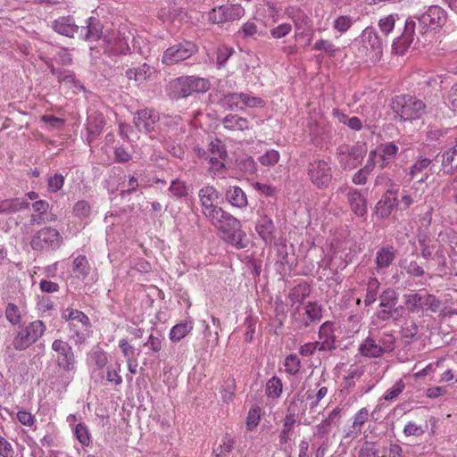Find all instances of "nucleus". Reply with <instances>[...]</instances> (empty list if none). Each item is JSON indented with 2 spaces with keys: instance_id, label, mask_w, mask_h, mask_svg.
<instances>
[{
  "instance_id": "obj_1",
  "label": "nucleus",
  "mask_w": 457,
  "mask_h": 457,
  "mask_svg": "<svg viewBox=\"0 0 457 457\" xmlns=\"http://www.w3.org/2000/svg\"><path fill=\"white\" fill-rule=\"evenodd\" d=\"M218 224L213 225L221 237L237 248H245L246 244L244 242L245 234L241 230V222L230 213L221 209L218 215Z\"/></svg>"
},
{
  "instance_id": "obj_2",
  "label": "nucleus",
  "mask_w": 457,
  "mask_h": 457,
  "mask_svg": "<svg viewBox=\"0 0 457 457\" xmlns=\"http://www.w3.org/2000/svg\"><path fill=\"white\" fill-rule=\"evenodd\" d=\"M392 109L403 120L420 119L426 112V104L414 96H396L392 100Z\"/></svg>"
},
{
  "instance_id": "obj_3",
  "label": "nucleus",
  "mask_w": 457,
  "mask_h": 457,
  "mask_svg": "<svg viewBox=\"0 0 457 457\" xmlns=\"http://www.w3.org/2000/svg\"><path fill=\"white\" fill-rule=\"evenodd\" d=\"M46 330V324L40 320H36L28 324L21 326L13 337L12 345L17 351H23L28 349L41 338Z\"/></svg>"
},
{
  "instance_id": "obj_4",
  "label": "nucleus",
  "mask_w": 457,
  "mask_h": 457,
  "mask_svg": "<svg viewBox=\"0 0 457 457\" xmlns=\"http://www.w3.org/2000/svg\"><path fill=\"white\" fill-rule=\"evenodd\" d=\"M62 319L68 322L69 329L76 337L75 344L83 345L87 337L80 328L86 330L91 327L89 318L81 311L67 307L62 312Z\"/></svg>"
},
{
  "instance_id": "obj_5",
  "label": "nucleus",
  "mask_w": 457,
  "mask_h": 457,
  "mask_svg": "<svg viewBox=\"0 0 457 457\" xmlns=\"http://www.w3.org/2000/svg\"><path fill=\"white\" fill-rule=\"evenodd\" d=\"M62 237L56 228L45 227L37 230L31 237L30 245L33 250H55L61 246Z\"/></svg>"
},
{
  "instance_id": "obj_6",
  "label": "nucleus",
  "mask_w": 457,
  "mask_h": 457,
  "mask_svg": "<svg viewBox=\"0 0 457 457\" xmlns=\"http://www.w3.org/2000/svg\"><path fill=\"white\" fill-rule=\"evenodd\" d=\"M295 324L299 329L319 322L322 317V309L316 302H308L303 308L297 306L292 313Z\"/></svg>"
},
{
  "instance_id": "obj_7",
  "label": "nucleus",
  "mask_w": 457,
  "mask_h": 457,
  "mask_svg": "<svg viewBox=\"0 0 457 457\" xmlns=\"http://www.w3.org/2000/svg\"><path fill=\"white\" fill-rule=\"evenodd\" d=\"M308 176L311 181L320 189L328 188L332 180V170L325 160H313L308 165Z\"/></svg>"
},
{
  "instance_id": "obj_8",
  "label": "nucleus",
  "mask_w": 457,
  "mask_h": 457,
  "mask_svg": "<svg viewBox=\"0 0 457 457\" xmlns=\"http://www.w3.org/2000/svg\"><path fill=\"white\" fill-rule=\"evenodd\" d=\"M220 195L212 187L202 188V213L213 226L218 224V215L221 207L218 205Z\"/></svg>"
},
{
  "instance_id": "obj_9",
  "label": "nucleus",
  "mask_w": 457,
  "mask_h": 457,
  "mask_svg": "<svg viewBox=\"0 0 457 457\" xmlns=\"http://www.w3.org/2000/svg\"><path fill=\"white\" fill-rule=\"evenodd\" d=\"M416 21L414 18L409 17L405 21L403 33L397 37L392 45V51L395 54H403L415 42H419V37L415 33Z\"/></svg>"
},
{
  "instance_id": "obj_10",
  "label": "nucleus",
  "mask_w": 457,
  "mask_h": 457,
  "mask_svg": "<svg viewBox=\"0 0 457 457\" xmlns=\"http://www.w3.org/2000/svg\"><path fill=\"white\" fill-rule=\"evenodd\" d=\"M52 350L58 354L57 364L64 371L71 372L76 370V358L72 347L68 342L59 338L52 343Z\"/></svg>"
},
{
  "instance_id": "obj_11",
  "label": "nucleus",
  "mask_w": 457,
  "mask_h": 457,
  "mask_svg": "<svg viewBox=\"0 0 457 457\" xmlns=\"http://www.w3.org/2000/svg\"><path fill=\"white\" fill-rule=\"evenodd\" d=\"M418 20V31L420 34H425L429 28L435 29L445 24L446 21L445 11L437 6L433 5L423 13L421 16L416 18Z\"/></svg>"
},
{
  "instance_id": "obj_12",
  "label": "nucleus",
  "mask_w": 457,
  "mask_h": 457,
  "mask_svg": "<svg viewBox=\"0 0 457 457\" xmlns=\"http://www.w3.org/2000/svg\"><path fill=\"white\" fill-rule=\"evenodd\" d=\"M197 52V46L191 42L176 45L169 47L163 54L162 62L166 65H173L180 61L189 58Z\"/></svg>"
},
{
  "instance_id": "obj_13",
  "label": "nucleus",
  "mask_w": 457,
  "mask_h": 457,
  "mask_svg": "<svg viewBox=\"0 0 457 457\" xmlns=\"http://www.w3.org/2000/svg\"><path fill=\"white\" fill-rule=\"evenodd\" d=\"M379 301L381 308L392 312V320L394 321L398 320L403 316L404 308L402 305H398V295L395 289H385L379 295Z\"/></svg>"
},
{
  "instance_id": "obj_14",
  "label": "nucleus",
  "mask_w": 457,
  "mask_h": 457,
  "mask_svg": "<svg viewBox=\"0 0 457 457\" xmlns=\"http://www.w3.org/2000/svg\"><path fill=\"white\" fill-rule=\"evenodd\" d=\"M159 121V114L154 110L145 108L135 113L134 124L140 132L149 133Z\"/></svg>"
},
{
  "instance_id": "obj_15",
  "label": "nucleus",
  "mask_w": 457,
  "mask_h": 457,
  "mask_svg": "<svg viewBox=\"0 0 457 457\" xmlns=\"http://www.w3.org/2000/svg\"><path fill=\"white\" fill-rule=\"evenodd\" d=\"M198 79L193 76L181 77L170 83V90L174 97H186L195 91Z\"/></svg>"
},
{
  "instance_id": "obj_16",
  "label": "nucleus",
  "mask_w": 457,
  "mask_h": 457,
  "mask_svg": "<svg viewBox=\"0 0 457 457\" xmlns=\"http://www.w3.org/2000/svg\"><path fill=\"white\" fill-rule=\"evenodd\" d=\"M104 51L110 55L126 54L129 49L125 38L116 32H112V35H104Z\"/></svg>"
},
{
  "instance_id": "obj_17",
  "label": "nucleus",
  "mask_w": 457,
  "mask_h": 457,
  "mask_svg": "<svg viewBox=\"0 0 457 457\" xmlns=\"http://www.w3.org/2000/svg\"><path fill=\"white\" fill-rule=\"evenodd\" d=\"M432 166V159L420 156L411 166L409 175L411 179H416L419 183H424L429 178L428 170Z\"/></svg>"
},
{
  "instance_id": "obj_18",
  "label": "nucleus",
  "mask_w": 457,
  "mask_h": 457,
  "mask_svg": "<svg viewBox=\"0 0 457 457\" xmlns=\"http://www.w3.org/2000/svg\"><path fill=\"white\" fill-rule=\"evenodd\" d=\"M255 230L266 244H270L276 239V228L270 217L263 214L258 220Z\"/></svg>"
},
{
  "instance_id": "obj_19",
  "label": "nucleus",
  "mask_w": 457,
  "mask_h": 457,
  "mask_svg": "<svg viewBox=\"0 0 457 457\" xmlns=\"http://www.w3.org/2000/svg\"><path fill=\"white\" fill-rule=\"evenodd\" d=\"M396 205L397 197L395 192L387 190L376 205V215L382 219L387 218Z\"/></svg>"
},
{
  "instance_id": "obj_20",
  "label": "nucleus",
  "mask_w": 457,
  "mask_h": 457,
  "mask_svg": "<svg viewBox=\"0 0 457 457\" xmlns=\"http://www.w3.org/2000/svg\"><path fill=\"white\" fill-rule=\"evenodd\" d=\"M361 40L364 46L370 47L377 57H379L383 50V40L372 28H366L361 34Z\"/></svg>"
},
{
  "instance_id": "obj_21",
  "label": "nucleus",
  "mask_w": 457,
  "mask_h": 457,
  "mask_svg": "<svg viewBox=\"0 0 457 457\" xmlns=\"http://www.w3.org/2000/svg\"><path fill=\"white\" fill-rule=\"evenodd\" d=\"M333 323L326 321L323 323L319 330L320 350L329 351L335 349V337L332 330Z\"/></svg>"
},
{
  "instance_id": "obj_22",
  "label": "nucleus",
  "mask_w": 457,
  "mask_h": 457,
  "mask_svg": "<svg viewBox=\"0 0 457 457\" xmlns=\"http://www.w3.org/2000/svg\"><path fill=\"white\" fill-rule=\"evenodd\" d=\"M396 256V250L393 245H387L381 247L376 256V268L378 270L388 268Z\"/></svg>"
},
{
  "instance_id": "obj_23",
  "label": "nucleus",
  "mask_w": 457,
  "mask_h": 457,
  "mask_svg": "<svg viewBox=\"0 0 457 457\" xmlns=\"http://www.w3.org/2000/svg\"><path fill=\"white\" fill-rule=\"evenodd\" d=\"M348 202L352 211L360 217L367 212V203L362 195L356 189L351 188L347 193Z\"/></svg>"
},
{
  "instance_id": "obj_24",
  "label": "nucleus",
  "mask_w": 457,
  "mask_h": 457,
  "mask_svg": "<svg viewBox=\"0 0 457 457\" xmlns=\"http://www.w3.org/2000/svg\"><path fill=\"white\" fill-rule=\"evenodd\" d=\"M105 125L104 117L100 112L91 113L87 120V130L89 141L100 135Z\"/></svg>"
},
{
  "instance_id": "obj_25",
  "label": "nucleus",
  "mask_w": 457,
  "mask_h": 457,
  "mask_svg": "<svg viewBox=\"0 0 457 457\" xmlns=\"http://www.w3.org/2000/svg\"><path fill=\"white\" fill-rule=\"evenodd\" d=\"M155 72L154 68L144 63L137 68L127 70L126 76L130 80L143 82L150 79Z\"/></svg>"
},
{
  "instance_id": "obj_26",
  "label": "nucleus",
  "mask_w": 457,
  "mask_h": 457,
  "mask_svg": "<svg viewBox=\"0 0 457 457\" xmlns=\"http://www.w3.org/2000/svg\"><path fill=\"white\" fill-rule=\"evenodd\" d=\"M53 29L59 34L72 37L78 26L71 17H60L53 23Z\"/></svg>"
},
{
  "instance_id": "obj_27",
  "label": "nucleus",
  "mask_w": 457,
  "mask_h": 457,
  "mask_svg": "<svg viewBox=\"0 0 457 457\" xmlns=\"http://www.w3.org/2000/svg\"><path fill=\"white\" fill-rule=\"evenodd\" d=\"M222 123L225 129L232 131H244L249 129V121L237 114H228L224 117Z\"/></svg>"
},
{
  "instance_id": "obj_28",
  "label": "nucleus",
  "mask_w": 457,
  "mask_h": 457,
  "mask_svg": "<svg viewBox=\"0 0 457 457\" xmlns=\"http://www.w3.org/2000/svg\"><path fill=\"white\" fill-rule=\"evenodd\" d=\"M359 352L362 356L369 358H378L383 355L381 346H378L373 337H367L359 346Z\"/></svg>"
},
{
  "instance_id": "obj_29",
  "label": "nucleus",
  "mask_w": 457,
  "mask_h": 457,
  "mask_svg": "<svg viewBox=\"0 0 457 457\" xmlns=\"http://www.w3.org/2000/svg\"><path fill=\"white\" fill-rule=\"evenodd\" d=\"M29 206V203L20 198L0 201V213H14Z\"/></svg>"
},
{
  "instance_id": "obj_30",
  "label": "nucleus",
  "mask_w": 457,
  "mask_h": 457,
  "mask_svg": "<svg viewBox=\"0 0 457 457\" xmlns=\"http://www.w3.org/2000/svg\"><path fill=\"white\" fill-rule=\"evenodd\" d=\"M193 329V322L185 320L173 326L170 331L169 337L172 342H179L188 335Z\"/></svg>"
},
{
  "instance_id": "obj_31",
  "label": "nucleus",
  "mask_w": 457,
  "mask_h": 457,
  "mask_svg": "<svg viewBox=\"0 0 457 457\" xmlns=\"http://www.w3.org/2000/svg\"><path fill=\"white\" fill-rule=\"evenodd\" d=\"M228 201L236 207L243 208L247 205L245 193L239 187H232L227 191Z\"/></svg>"
},
{
  "instance_id": "obj_32",
  "label": "nucleus",
  "mask_w": 457,
  "mask_h": 457,
  "mask_svg": "<svg viewBox=\"0 0 457 457\" xmlns=\"http://www.w3.org/2000/svg\"><path fill=\"white\" fill-rule=\"evenodd\" d=\"M295 423V412L290 405L287 409V414L286 415L283 428L279 435V442L281 445H285L288 442V434L291 432L294 424Z\"/></svg>"
},
{
  "instance_id": "obj_33",
  "label": "nucleus",
  "mask_w": 457,
  "mask_h": 457,
  "mask_svg": "<svg viewBox=\"0 0 457 457\" xmlns=\"http://www.w3.org/2000/svg\"><path fill=\"white\" fill-rule=\"evenodd\" d=\"M52 74L55 75L60 83H64L67 85H74L76 88L83 89L84 87L80 85L79 81L76 80L75 75L72 71L69 70H57L54 67L51 68Z\"/></svg>"
},
{
  "instance_id": "obj_34",
  "label": "nucleus",
  "mask_w": 457,
  "mask_h": 457,
  "mask_svg": "<svg viewBox=\"0 0 457 457\" xmlns=\"http://www.w3.org/2000/svg\"><path fill=\"white\" fill-rule=\"evenodd\" d=\"M72 271L79 278L85 279L90 272V265L85 255H79L73 261Z\"/></svg>"
},
{
  "instance_id": "obj_35",
  "label": "nucleus",
  "mask_w": 457,
  "mask_h": 457,
  "mask_svg": "<svg viewBox=\"0 0 457 457\" xmlns=\"http://www.w3.org/2000/svg\"><path fill=\"white\" fill-rule=\"evenodd\" d=\"M102 34V25L98 19L89 17L87 19V32L85 39L88 41H96L100 38Z\"/></svg>"
},
{
  "instance_id": "obj_36",
  "label": "nucleus",
  "mask_w": 457,
  "mask_h": 457,
  "mask_svg": "<svg viewBox=\"0 0 457 457\" xmlns=\"http://www.w3.org/2000/svg\"><path fill=\"white\" fill-rule=\"evenodd\" d=\"M311 293V288L309 284L307 283H301L297 286H295L294 288L291 289L288 297L291 300L292 303H302L303 300L309 296Z\"/></svg>"
},
{
  "instance_id": "obj_37",
  "label": "nucleus",
  "mask_w": 457,
  "mask_h": 457,
  "mask_svg": "<svg viewBox=\"0 0 457 457\" xmlns=\"http://www.w3.org/2000/svg\"><path fill=\"white\" fill-rule=\"evenodd\" d=\"M441 171L446 175L453 174L457 170V161H455L454 154L448 149L441 154Z\"/></svg>"
},
{
  "instance_id": "obj_38",
  "label": "nucleus",
  "mask_w": 457,
  "mask_h": 457,
  "mask_svg": "<svg viewBox=\"0 0 457 457\" xmlns=\"http://www.w3.org/2000/svg\"><path fill=\"white\" fill-rule=\"evenodd\" d=\"M379 287L380 283L376 278H370L367 283L366 295L364 299L366 306H370L376 302Z\"/></svg>"
},
{
  "instance_id": "obj_39",
  "label": "nucleus",
  "mask_w": 457,
  "mask_h": 457,
  "mask_svg": "<svg viewBox=\"0 0 457 457\" xmlns=\"http://www.w3.org/2000/svg\"><path fill=\"white\" fill-rule=\"evenodd\" d=\"M282 388L281 379L274 376L266 384V395L270 398H278L281 395Z\"/></svg>"
},
{
  "instance_id": "obj_40",
  "label": "nucleus",
  "mask_w": 457,
  "mask_h": 457,
  "mask_svg": "<svg viewBox=\"0 0 457 457\" xmlns=\"http://www.w3.org/2000/svg\"><path fill=\"white\" fill-rule=\"evenodd\" d=\"M290 15L295 24L297 29L304 30L311 21L309 16L299 8H293Z\"/></svg>"
},
{
  "instance_id": "obj_41",
  "label": "nucleus",
  "mask_w": 457,
  "mask_h": 457,
  "mask_svg": "<svg viewBox=\"0 0 457 457\" xmlns=\"http://www.w3.org/2000/svg\"><path fill=\"white\" fill-rule=\"evenodd\" d=\"M237 36L244 39H256L258 36H261L256 24L253 21H247L243 24L241 29L237 31Z\"/></svg>"
},
{
  "instance_id": "obj_42",
  "label": "nucleus",
  "mask_w": 457,
  "mask_h": 457,
  "mask_svg": "<svg viewBox=\"0 0 457 457\" xmlns=\"http://www.w3.org/2000/svg\"><path fill=\"white\" fill-rule=\"evenodd\" d=\"M223 8L226 22L239 20L245 14V9L240 4L223 5Z\"/></svg>"
},
{
  "instance_id": "obj_43",
  "label": "nucleus",
  "mask_w": 457,
  "mask_h": 457,
  "mask_svg": "<svg viewBox=\"0 0 457 457\" xmlns=\"http://www.w3.org/2000/svg\"><path fill=\"white\" fill-rule=\"evenodd\" d=\"M74 433L76 435L77 439L83 446H88L91 443V435L87 426L79 422L76 425Z\"/></svg>"
},
{
  "instance_id": "obj_44",
  "label": "nucleus",
  "mask_w": 457,
  "mask_h": 457,
  "mask_svg": "<svg viewBox=\"0 0 457 457\" xmlns=\"http://www.w3.org/2000/svg\"><path fill=\"white\" fill-rule=\"evenodd\" d=\"M89 358L98 369H103L108 362L107 353L100 347L95 348L89 353Z\"/></svg>"
},
{
  "instance_id": "obj_45",
  "label": "nucleus",
  "mask_w": 457,
  "mask_h": 457,
  "mask_svg": "<svg viewBox=\"0 0 457 457\" xmlns=\"http://www.w3.org/2000/svg\"><path fill=\"white\" fill-rule=\"evenodd\" d=\"M221 441L222 444L213 448V453L216 457H226L233 449L234 440L231 437L225 436Z\"/></svg>"
},
{
  "instance_id": "obj_46",
  "label": "nucleus",
  "mask_w": 457,
  "mask_h": 457,
  "mask_svg": "<svg viewBox=\"0 0 457 457\" xmlns=\"http://www.w3.org/2000/svg\"><path fill=\"white\" fill-rule=\"evenodd\" d=\"M243 99L241 94H229L223 99V106L228 110H242L244 109Z\"/></svg>"
},
{
  "instance_id": "obj_47",
  "label": "nucleus",
  "mask_w": 457,
  "mask_h": 457,
  "mask_svg": "<svg viewBox=\"0 0 457 457\" xmlns=\"http://www.w3.org/2000/svg\"><path fill=\"white\" fill-rule=\"evenodd\" d=\"M358 457H384L380 455L379 449L377 445L372 442H364L361 446Z\"/></svg>"
},
{
  "instance_id": "obj_48",
  "label": "nucleus",
  "mask_w": 457,
  "mask_h": 457,
  "mask_svg": "<svg viewBox=\"0 0 457 457\" xmlns=\"http://www.w3.org/2000/svg\"><path fill=\"white\" fill-rule=\"evenodd\" d=\"M237 168L245 174L253 175L256 171V163L252 157L237 160Z\"/></svg>"
},
{
  "instance_id": "obj_49",
  "label": "nucleus",
  "mask_w": 457,
  "mask_h": 457,
  "mask_svg": "<svg viewBox=\"0 0 457 457\" xmlns=\"http://www.w3.org/2000/svg\"><path fill=\"white\" fill-rule=\"evenodd\" d=\"M209 152L212 155V159H225L227 156V151L225 145L220 139L211 141L209 144Z\"/></svg>"
},
{
  "instance_id": "obj_50",
  "label": "nucleus",
  "mask_w": 457,
  "mask_h": 457,
  "mask_svg": "<svg viewBox=\"0 0 457 457\" xmlns=\"http://www.w3.org/2000/svg\"><path fill=\"white\" fill-rule=\"evenodd\" d=\"M5 317L11 324H19L21 320V315L19 307L12 303H8L5 308Z\"/></svg>"
},
{
  "instance_id": "obj_51",
  "label": "nucleus",
  "mask_w": 457,
  "mask_h": 457,
  "mask_svg": "<svg viewBox=\"0 0 457 457\" xmlns=\"http://www.w3.org/2000/svg\"><path fill=\"white\" fill-rule=\"evenodd\" d=\"M418 326L413 321L405 324V327L402 329V336L406 343H411L418 339Z\"/></svg>"
},
{
  "instance_id": "obj_52",
  "label": "nucleus",
  "mask_w": 457,
  "mask_h": 457,
  "mask_svg": "<svg viewBox=\"0 0 457 457\" xmlns=\"http://www.w3.org/2000/svg\"><path fill=\"white\" fill-rule=\"evenodd\" d=\"M91 208L89 204L85 200L78 201L73 207V213L79 219L87 218L90 215Z\"/></svg>"
},
{
  "instance_id": "obj_53",
  "label": "nucleus",
  "mask_w": 457,
  "mask_h": 457,
  "mask_svg": "<svg viewBox=\"0 0 457 457\" xmlns=\"http://www.w3.org/2000/svg\"><path fill=\"white\" fill-rule=\"evenodd\" d=\"M395 340L392 334H383L377 343L378 346H381V351L384 354L395 349Z\"/></svg>"
},
{
  "instance_id": "obj_54",
  "label": "nucleus",
  "mask_w": 457,
  "mask_h": 457,
  "mask_svg": "<svg viewBox=\"0 0 457 457\" xmlns=\"http://www.w3.org/2000/svg\"><path fill=\"white\" fill-rule=\"evenodd\" d=\"M441 305L440 300H438L434 295H422L421 307L430 310L432 312H436Z\"/></svg>"
},
{
  "instance_id": "obj_55",
  "label": "nucleus",
  "mask_w": 457,
  "mask_h": 457,
  "mask_svg": "<svg viewBox=\"0 0 457 457\" xmlns=\"http://www.w3.org/2000/svg\"><path fill=\"white\" fill-rule=\"evenodd\" d=\"M64 177L60 173H55L47 179V189L51 193L59 191L64 184Z\"/></svg>"
},
{
  "instance_id": "obj_56",
  "label": "nucleus",
  "mask_w": 457,
  "mask_h": 457,
  "mask_svg": "<svg viewBox=\"0 0 457 457\" xmlns=\"http://www.w3.org/2000/svg\"><path fill=\"white\" fill-rule=\"evenodd\" d=\"M286 371L291 375H295L300 370V360L295 354L288 355L285 360Z\"/></svg>"
},
{
  "instance_id": "obj_57",
  "label": "nucleus",
  "mask_w": 457,
  "mask_h": 457,
  "mask_svg": "<svg viewBox=\"0 0 457 457\" xmlns=\"http://www.w3.org/2000/svg\"><path fill=\"white\" fill-rule=\"evenodd\" d=\"M40 121L46 123V128L48 129H61L65 124V120L50 114L42 115L40 117Z\"/></svg>"
},
{
  "instance_id": "obj_58",
  "label": "nucleus",
  "mask_w": 457,
  "mask_h": 457,
  "mask_svg": "<svg viewBox=\"0 0 457 457\" xmlns=\"http://www.w3.org/2000/svg\"><path fill=\"white\" fill-rule=\"evenodd\" d=\"M395 23V18L393 14L387 15L381 18L378 21V27L381 32L387 36L394 29Z\"/></svg>"
},
{
  "instance_id": "obj_59",
  "label": "nucleus",
  "mask_w": 457,
  "mask_h": 457,
  "mask_svg": "<svg viewBox=\"0 0 457 457\" xmlns=\"http://www.w3.org/2000/svg\"><path fill=\"white\" fill-rule=\"evenodd\" d=\"M233 53L234 50L231 47L227 46H219L216 51L218 67L223 66Z\"/></svg>"
},
{
  "instance_id": "obj_60",
  "label": "nucleus",
  "mask_w": 457,
  "mask_h": 457,
  "mask_svg": "<svg viewBox=\"0 0 457 457\" xmlns=\"http://www.w3.org/2000/svg\"><path fill=\"white\" fill-rule=\"evenodd\" d=\"M119 347L126 360L136 358V349L127 338L119 341Z\"/></svg>"
},
{
  "instance_id": "obj_61",
  "label": "nucleus",
  "mask_w": 457,
  "mask_h": 457,
  "mask_svg": "<svg viewBox=\"0 0 457 457\" xmlns=\"http://www.w3.org/2000/svg\"><path fill=\"white\" fill-rule=\"evenodd\" d=\"M279 160V154L276 150H270L259 157V162L264 166H273Z\"/></svg>"
},
{
  "instance_id": "obj_62",
  "label": "nucleus",
  "mask_w": 457,
  "mask_h": 457,
  "mask_svg": "<svg viewBox=\"0 0 457 457\" xmlns=\"http://www.w3.org/2000/svg\"><path fill=\"white\" fill-rule=\"evenodd\" d=\"M405 385L402 380L397 381L393 387L389 388L385 395L386 401H393L398 397V395L404 390Z\"/></svg>"
},
{
  "instance_id": "obj_63",
  "label": "nucleus",
  "mask_w": 457,
  "mask_h": 457,
  "mask_svg": "<svg viewBox=\"0 0 457 457\" xmlns=\"http://www.w3.org/2000/svg\"><path fill=\"white\" fill-rule=\"evenodd\" d=\"M209 20L213 24H222L226 22L223 5L213 8L209 12Z\"/></svg>"
},
{
  "instance_id": "obj_64",
  "label": "nucleus",
  "mask_w": 457,
  "mask_h": 457,
  "mask_svg": "<svg viewBox=\"0 0 457 457\" xmlns=\"http://www.w3.org/2000/svg\"><path fill=\"white\" fill-rule=\"evenodd\" d=\"M352 23V18L350 16L342 15L336 19L334 21V29L341 33H344L348 30Z\"/></svg>"
}]
</instances>
